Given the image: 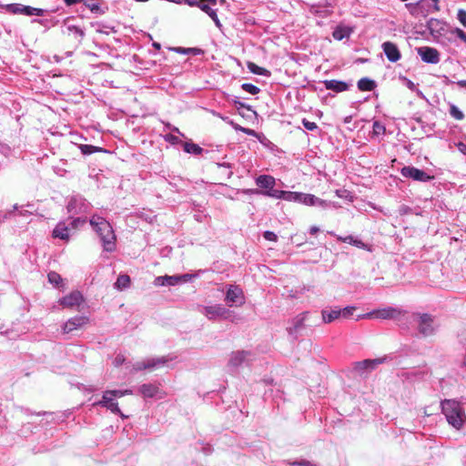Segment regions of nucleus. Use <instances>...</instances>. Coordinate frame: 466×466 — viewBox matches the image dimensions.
<instances>
[{"mask_svg":"<svg viewBox=\"0 0 466 466\" xmlns=\"http://www.w3.org/2000/svg\"><path fill=\"white\" fill-rule=\"evenodd\" d=\"M89 223L98 235L104 250L106 252H113L116 249V238L111 224L103 217L98 215H93L89 219Z\"/></svg>","mask_w":466,"mask_h":466,"instance_id":"obj_1","label":"nucleus"},{"mask_svg":"<svg viewBox=\"0 0 466 466\" xmlns=\"http://www.w3.org/2000/svg\"><path fill=\"white\" fill-rule=\"evenodd\" d=\"M441 411L448 423L460 430L466 422V414L461 404L456 400H444L441 402Z\"/></svg>","mask_w":466,"mask_h":466,"instance_id":"obj_2","label":"nucleus"},{"mask_svg":"<svg viewBox=\"0 0 466 466\" xmlns=\"http://www.w3.org/2000/svg\"><path fill=\"white\" fill-rule=\"evenodd\" d=\"M419 332L425 336L433 335L439 328V323L435 318L428 313H416Z\"/></svg>","mask_w":466,"mask_h":466,"instance_id":"obj_3","label":"nucleus"},{"mask_svg":"<svg viewBox=\"0 0 466 466\" xmlns=\"http://www.w3.org/2000/svg\"><path fill=\"white\" fill-rule=\"evenodd\" d=\"M90 208L91 204L81 195H73L67 200L66 210L72 216L87 213Z\"/></svg>","mask_w":466,"mask_h":466,"instance_id":"obj_4","label":"nucleus"},{"mask_svg":"<svg viewBox=\"0 0 466 466\" xmlns=\"http://www.w3.org/2000/svg\"><path fill=\"white\" fill-rule=\"evenodd\" d=\"M404 311L399 308L387 307L380 309L372 310L370 312L359 315L357 320L363 319H391L399 318Z\"/></svg>","mask_w":466,"mask_h":466,"instance_id":"obj_5","label":"nucleus"},{"mask_svg":"<svg viewBox=\"0 0 466 466\" xmlns=\"http://www.w3.org/2000/svg\"><path fill=\"white\" fill-rule=\"evenodd\" d=\"M225 301L229 307H240L245 304L246 299L242 289L238 285H228L226 291Z\"/></svg>","mask_w":466,"mask_h":466,"instance_id":"obj_6","label":"nucleus"},{"mask_svg":"<svg viewBox=\"0 0 466 466\" xmlns=\"http://www.w3.org/2000/svg\"><path fill=\"white\" fill-rule=\"evenodd\" d=\"M109 390H105L102 395V399L98 401H96L93 405L94 406H100L103 408H106V410H110L112 413L118 414L122 419H127V416L122 413L118 407V403L116 400V398L113 396Z\"/></svg>","mask_w":466,"mask_h":466,"instance_id":"obj_7","label":"nucleus"},{"mask_svg":"<svg viewBox=\"0 0 466 466\" xmlns=\"http://www.w3.org/2000/svg\"><path fill=\"white\" fill-rule=\"evenodd\" d=\"M200 312L210 320L228 319L229 315V310L221 304L201 307Z\"/></svg>","mask_w":466,"mask_h":466,"instance_id":"obj_8","label":"nucleus"},{"mask_svg":"<svg viewBox=\"0 0 466 466\" xmlns=\"http://www.w3.org/2000/svg\"><path fill=\"white\" fill-rule=\"evenodd\" d=\"M171 359L167 357H157V358H150L141 361H137L133 365V370L140 371L143 370H155L158 367L165 365Z\"/></svg>","mask_w":466,"mask_h":466,"instance_id":"obj_9","label":"nucleus"},{"mask_svg":"<svg viewBox=\"0 0 466 466\" xmlns=\"http://www.w3.org/2000/svg\"><path fill=\"white\" fill-rule=\"evenodd\" d=\"M400 174L404 177L411 178L415 181L427 182L431 179V177L425 171L410 166L402 167Z\"/></svg>","mask_w":466,"mask_h":466,"instance_id":"obj_10","label":"nucleus"},{"mask_svg":"<svg viewBox=\"0 0 466 466\" xmlns=\"http://www.w3.org/2000/svg\"><path fill=\"white\" fill-rule=\"evenodd\" d=\"M309 315L308 311L302 312L294 317L290 322L287 330L289 335L297 337L305 327V321Z\"/></svg>","mask_w":466,"mask_h":466,"instance_id":"obj_11","label":"nucleus"},{"mask_svg":"<svg viewBox=\"0 0 466 466\" xmlns=\"http://www.w3.org/2000/svg\"><path fill=\"white\" fill-rule=\"evenodd\" d=\"M417 54L427 64H438L440 62V53L436 48L421 46L417 48Z\"/></svg>","mask_w":466,"mask_h":466,"instance_id":"obj_12","label":"nucleus"},{"mask_svg":"<svg viewBox=\"0 0 466 466\" xmlns=\"http://www.w3.org/2000/svg\"><path fill=\"white\" fill-rule=\"evenodd\" d=\"M250 351L238 350L233 351L228 359V366L230 370H236L249 360Z\"/></svg>","mask_w":466,"mask_h":466,"instance_id":"obj_13","label":"nucleus"},{"mask_svg":"<svg viewBox=\"0 0 466 466\" xmlns=\"http://www.w3.org/2000/svg\"><path fill=\"white\" fill-rule=\"evenodd\" d=\"M381 47L390 62L395 63L400 59V52L394 43L390 41L384 42Z\"/></svg>","mask_w":466,"mask_h":466,"instance_id":"obj_14","label":"nucleus"},{"mask_svg":"<svg viewBox=\"0 0 466 466\" xmlns=\"http://www.w3.org/2000/svg\"><path fill=\"white\" fill-rule=\"evenodd\" d=\"M387 360V357L377 358L373 360H364L355 363V370L358 371L362 370H372L380 364L384 363Z\"/></svg>","mask_w":466,"mask_h":466,"instance_id":"obj_15","label":"nucleus"},{"mask_svg":"<svg viewBox=\"0 0 466 466\" xmlns=\"http://www.w3.org/2000/svg\"><path fill=\"white\" fill-rule=\"evenodd\" d=\"M300 204H304L306 206H319L323 208H327L330 207L331 203L326 200H323L312 194L301 193V200Z\"/></svg>","mask_w":466,"mask_h":466,"instance_id":"obj_16","label":"nucleus"},{"mask_svg":"<svg viewBox=\"0 0 466 466\" xmlns=\"http://www.w3.org/2000/svg\"><path fill=\"white\" fill-rule=\"evenodd\" d=\"M70 230L71 228L66 221H59L53 229L52 237L54 238H59L65 241H68L70 238Z\"/></svg>","mask_w":466,"mask_h":466,"instance_id":"obj_17","label":"nucleus"},{"mask_svg":"<svg viewBox=\"0 0 466 466\" xmlns=\"http://www.w3.org/2000/svg\"><path fill=\"white\" fill-rule=\"evenodd\" d=\"M88 319L84 316H76L68 319L63 326L65 333L72 332L73 330L82 327L87 322Z\"/></svg>","mask_w":466,"mask_h":466,"instance_id":"obj_18","label":"nucleus"},{"mask_svg":"<svg viewBox=\"0 0 466 466\" xmlns=\"http://www.w3.org/2000/svg\"><path fill=\"white\" fill-rule=\"evenodd\" d=\"M328 233L331 236L336 237V238L340 242L349 243V244H350L354 247H357L359 248H361V249L370 250L368 244H365L362 240L356 238L351 235H349L347 237H341V236L336 235L333 231H329Z\"/></svg>","mask_w":466,"mask_h":466,"instance_id":"obj_19","label":"nucleus"},{"mask_svg":"<svg viewBox=\"0 0 466 466\" xmlns=\"http://www.w3.org/2000/svg\"><path fill=\"white\" fill-rule=\"evenodd\" d=\"M82 301L83 296L79 291H73L59 300L60 304L66 308L78 306Z\"/></svg>","mask_w":466,"mask_h":466,"instance_id":"obj_20","label":"nucleus"},{"mask_svg":"<svg viewBox=\"0 0 466 466\" xmlns=\"http://www.w3.org/2000/svg\"><path fill=\"white\" fill-rule=\"evenodd\" d=\"M323 85L327 90H332L336 93L347 91L351 86L350 83L336 79L324 80Z\"/></svg>","mask_w":466,"mask_h":466,"instance_id":"obj_21","label":"nucleus"},{"mask_svg":"<svg viewBox=\"0 0 466 466\" xmlns=\"http://www.w3.org/2000/svg\"><path fill=\"white\" fill-rule=\"evenodd\" d=\"M159 388L151 383H145L142 384L138 388V392L144 397V398H154L158 396L159 394Z\"/></svg>","mask_w":466,"mask_h":466,"instance_id":"obj_22","label":"nucleus"},{"mask_svg":"<svg viewBox=\"0 0 466 466\" xmlns=\"http://www.w3.org/2000/svg\"><path fill=\"white\" fill-rule=\"evenodd\" d=\"M244 192L247 194L262 193L263 195H265L267 197L273 198L276 199H283V200L285 198V194H286L285 190H279V189H274V188H272L271 190H267L265 192H260L258 189H246V190H244Z\"/></svg>","mask_w":466,"mask_h":466,"instance_id":"obj_23","label":"nucleus"},{"mask_svg":"<svg viewBox=\"0 0 466 466\" xmlns=\"http://www.w3.org/2000/svg\"><path fill=\"white\" fill-rule=\"evenodd\" d=\"M256 184L261 188L271 190L276 184V180L269 175H260L256 178Z\"/></svg>","mask_w":466,"mask_h":466,"instance_id":"obj_24","label":"nucleus"},{"mask_svg":"<svg viewBox=\"0 0 466 466\" xmlns=\"http://www.w3.org/2000/svg\"><path fill=\"white\" fill-rule=\"evenodd\" d=\"M446 24L439 19L431 18L428 22V28L430 29L431 33L435 35H441L445 32Z\"/></svg>","mask_w":466,"mask_h":466,"instance_id":"obj_25","label":"nucleus"},{"mask_svg":"<svg viewBox=\"0 0 466 466\" xmlns=\"http://www.w3.org/2000/svg\"><path fill=\"white\" fill-rule=\"evenodd\" d=\"M154 285L157 287L162 286H176L177 285V279L176 275L173 276H159L154 280Z\"/></svg>","mask_w":466,"mask_h":466,"instance_id":"obj_26","label":"nucleus"},{"mask_svg":"<svg viewBox=\"0 0 466 466\" xmlns=\"http://www.w3.org/2000/svg\"><path fill=\"white\" fill-rule=\"evenodd\" d=\"M321 315L324 323H330L335 319L340 318V312L339 308H335L330 310L323 309L321 311Z\"/></svg>","mask_w":466,"mask_h":466,"instance_id":"obj_27","label":"nucleus"},{"mask_svg":"<svg viewBox=\"0 0 466 466\" xmlns=\"http://www.w3.org/2000/svg\"><path fill=\"white\" fill-rule=\"evenodd\" d=\"M351 32L352 30L350 27L338 25L334 29L332 36L334 37V39L340 41L343 40L344 38L350 37Z\"/></svg>","mask_w":466,"mask_h":466,"instance_id":"obj_28","label":"nucleus"},{"mask_svg":"<svg viewBox=\"0 0 466 466\" xmlns=\"http://www.w3.org/2000/svg\"><path fill=\"white\" fill-rule=\"evenodd\" d=\"M199 8L214 21L217 27L220 28L222 26L220 20L218 17L217 11L215 9L211 8L208 5L203 3L199 5Z\"/></svg>","mask_w":466,"mask_h":466,"instance_id":"obj_29","label":"nucleus"},{"mask_svg":"<svg viewBox=\"0 0 466 466\" xmlns=\"http://www.w3.org/2000/svg\"><path fill=\"white\" fill-rule=\"evenodd\" d=\"M357 85L360 91H372L376 87L375 81L368 77L360 78Z\"/></svg>","mask_w":466,"mask_h":466,"instance_id":"obj_30","label":"nucleus"},{"mask_svg":"<svg viewBox=\"0 0 466 466\" xmlns=\"http://www.w3.org/2000/svg\"><path fill=\"white\" fill-rule=\"evenodd\" d=\"M46 13V10H45V9L32 7V6H29V5H23L22 15H26V16H33V15L43 16Z\"/></svg>","mask_w":466,"mask_h":466,"instance_id":"obj_31","label":"nucleus"},{"mask_svg":"<svg viewBox=\"0 0 466 466\" xmlns=\"http://www.w3.org/2000/svg\"><path fill=\"white\" fill-rule=\"evenodd\" d=\"M247 66H248V70L255 75L263 76H270L269 70H268L264 67L258 66V65H256L253 62H248Z\"/></svg>","mask_w":466,"mask_h":466,"instance_id":"obj_32","label":"nucleus"},{"mask_svg":"<svg viewBox=\"0 0 466 466\" xmlns=\"http://www.w3.org/2000/svg\"><path fill=\"white\" fill-rule=\"evenodd\" d=\"M174 51L182 55L199 56L204 54V51L198 47H175Z\"/></svg>","mask_w":466,"mask_h":466,"instance_id":"obj_33","label":"nucleus"},{"mask_svg":"<svg viewBox=\"0 0 466 466\" xmlns=\"http://www.w3.org/2000/svg\"><path fill=\"white\" fill-rule=\"evenodd\" d=\"M184 151L191 155H200L203 152V148L198 145L192 142L183 143Z\"/></svg>","mask_w":466,"mask_h":466,"instance_id":"obj_34","label":"nucleus"},{"mask_svg":"<svg viewBox=\"0 0 466 466\" xmlns=\"http://www.w3.org/2000/svg\"><path fill=\"white\" fill-rule=\"evenodd\" d=\"M130 285V278L127 275H120L116 279V281L115 282V288L117 289H124L129 287Z\"/></svg>","mask_w":466,"mask_h":466,"instance_id":"obj_35","label":"nucleus"},{"mask_svg":"<svg viewBox=\"0 0 466 466\" xmlns=\"http://www.w3.org/2000/svg\"><path fill=\"white\" fill-rule=\"evenodd\" d=\"M386 132L385 126L378 120L373 121L372 125V136L380 137L384 136Z\"/></svg>","mask_w":466,"mask_h":466,"instance_id":"obj_36","label":"nucleus"},{"mask_svg":"<svg viewBox=\"0 0 466 466\" xmlns=\"http://www.w3.org/2000/svg\"><path fill=\"white\" fill-rule=\"evenodd\" d=\"M284 200L289 202L300 203L301 192L286 191Z\"/></svg>","mask_w":466,"mask_h":466,"instance_id":"obj_37","label":"nucleus"},{"mask_svg":"<svg viewBox=\"0 0 466 466\" xmlns=\"http://www.w3.org/2000/svg\"><path fill=\"white\" fill-rule=\"evenodd\" d=\"M23 5L15 3L5 5V11L14 15H22Z\"/></svg>","mask_w":466,"mask_h":466,"instance_id":"obj_38","label":"nucleus"},{"mask_svg":"<svg viewBox=\"0 0 466 466\" xmlns=\"http://www.w3.org/2000/svg\"><path fill=\"white\" fill-rule=\"evenodd\" d=\"M202 272H203V270H198V273H196V274L176 275L177 279V284L191 281L193 279L198 277L199 274Z\"/></svg>","mask_w":466,"mask_h":466,"instance_id":"obj_39","label":"nucleus"},{"mask_svg":"<svg viewBox=\"0 0 466 466\" xmlns=\"http://www.w3.org/2000/svg\"><path fill=\"white\" fill-rule=\"evenodd\" d=\"M310 12L313 14L319 15L322 17H326L330 14V12L327 8H324V7L320 6L319 5H311Z\"/></svg>","mask_w":466,"mask_h":466,"instance_id":"obj_40","label":"nucleus"},{"mask_svg":"<svg viewBox=\"0 0 466 466\" xmlns=\"http://www.w3.org/2000/svg\"><path fill=\"white\" fill-rule=\"evenodd\" d=\"M450 115L455 118L456 120H462L464 118V114L462 111L456 106L455 105H451L450 106Z\"/></svg>","mask_w":466,"mask_h":466,"instance_id":"obj_41","label":"nucleus"},{"mask_svg":"<svg viewBox=\"0 0 466 466\" xmlns=\"http://www.w3.org/2000/svg\"><path fill=\"white\" fill-rule=\"evenodd\" d=\"M241 88L251 95H257L260 91L259 87L250 83L242 84Z\"/></svg>","mask_w":466,"mask_h":466,"instance_id":"obj_42","label":"nucleus"},{"mask_svg":"<svg viewBox=\"0 0 466 466\" xmlns=\"http://www.w3.org/2000/svg\"><path fill=\"white\" fill-rule=\"evenodd\" d=\"M355 310L356 307L354 306H347L343 309H339L340 318L349 319L353 315Z\"/></svg>","mask_w":466,"mask_h":466,"instance_id":"obj_43","label":"nucleus"},{"mask_svg":"<svg viewBox=\"0 0 466 466\" xmlns=\"http://www.w3.org/2000/svg\"><path fill=\"white\" fill-rule=\"evenodd\" d=\"M80 151L83 155H90L99 151V148L92 145H80Z\"/></svg>","mask_w":466,"mask_h":466,"instance_id":"obj_44","label":"nucleus"},{"mask_svg":"<svg viewBox=\"0 0 466 466\" xmlns=\"http://www.w3.org/2000/svg\"><path fill=\"white\" fill-rule=\"evenodd\" d=\"M66 29L69 33H72L74 34L76 36H78L80 38H83L84 35H85V33L83 31L82 28L76 26V25H69L66 26Z\"/></svg>","mask_w":466,"mask_h":466,"instance_id":"obj_45","label":"nucleus"},{"mask_svg":"<svg viewBox=\"0 0 466 466\" xmlns=\"http://www.w3.org/2000/svg\"><path fill=\"white\" fill-rule=\"evenodd\" d=\"M111 391L110 394H113L115 398H122L126 395H131L133 393L132 390H109Z\"/></svg>","mask_w":466,"mask_h":466,"instance_id":"obj_46","label":"nucleus"},{"mask_svg":"<svg viewBox=\"0 0 466 466\" xmlns=\"http://www.w3.org/2000/svg\"><path fill=\"white\" fill-rule=\"evenodd\" d=\"M47 277H48L49 282L56 286H57L60 282H62L61 276L55 271L49 272Z\"/></svg>","mask_w":466,"mask_h":466,"instance_id":"obj_47","label":"nucleus"},{"mask_svg":"<svg viewBox=\"0 0 466 466\" xmlns=\"http://www.w3.org/2000/svg\"><path fill=\"white\" fill-rule=\"evenodd\" d=\"M451 34L452 35H455L458 38H460L461 41H466V33L459 28V27H455V28H452L451 31Z\"/></svg>","mask_w":466,"mask_h":466,"instance_id":"obj_48","label":"nucleus"},{"mask_svg":"<svg viewBox=\"0 0 466 466\" xmlns=\"http://www.w3.org/2000/svg\"><path fill=\"white\" fill-rule=\"evenodd\" d=\"M86 218H75L72 219V221L70 222V226L71 228H77L81 226H83L85 223H86Z\"/></svg>","mask_w":466,"mask_h":466,"instance_id":"obj_49","label":"nucleus"},{"mask_svg":"<svg viewBox=\"0 0 466 466\" xmlns=\"http://www.w3.org/2000/svg\"><path fill=\"white\" fill-rule=\"evenodd\" d=\"M303 127L309 131H313L318 128V126L315 122L309 121L307 118L302 119Z\"/></svg>","mask_w":466,"mask_h":466,"instance_id":"obj_50","label":"nucleus"},{"mask_svg":"<svg viewBox=\"0 0 466 466\" xmlns=\"http://www.w3.org/2000/svg\"><path fill=\"white\" fill-rule=\"evenodd\" d=\"M164 139L165 141L172 144V145H176V144H178L180 143V139L178 137L173 135V134H167L164 136Z\"/></svg>","mask_w":466,"mask_h":466,"instance_id":"obj_51","label":"nucleus"},{"mask_svg":"<svg viewBox=\"0 0 466 466\" xmlns=\"http://www.w3.org/2000/svg\"><path fill=\"white\" fill-rule=\"evenodd\" d=\"M457 19L463 26L466 27V10L459 9L457 13Z\"/></svg>","mask_w":466,"mask_h":466,"instance_id":"obj_52","label":"nucleus"},{"mask_svg":"<svg viewBox=\"0 0 466 466\" xmlns=\"http://www.w3.org/2000/svg\"><path fill=\"white\" fill-rule=\"evenodd\" d=\"M263 237L266 240L276 242L278 240V236L273 232L267 230L263 233Z\"/></svg>","mask_w":466,"mask_h":466,"instance_id":"obj_53","label":"nucleus"},{"mask_svg":"<svg viewBox=\"0 0 466 466\" xmlns=\"http://www.w3.org/2000/svg\"><path fill=\"white\" fill-rule=\"evenodd\" d=\"M420 2H417V3H409V4H406V7L409 8L410 14L412 15H414L416 13H415V8L420 5Z\"/></svg>","mask_w":466,"mask_h":466,"instance_id":"obj_54","label":"nucleus"},{"mask_svg":"<svg viewBox=\"0 0 466 466\" xmlns=\"http://www.w3.org/2000/svg\"><path fill=\"white\" fill-rule=\"evenodd\" d=\"M234 104L236 105L237 108L239 109L241 107L247 108L248 110H251V106L248 105H246L238 100H234Z\"/></svg>","mask_w":466,"mask_h":466,"instance_id":"obj_55","label":"nucleus"},{"mask_svg":"<svg viewBox=\"0 0 466 466\" xmlns=\"http://www.w3.org/2000/svg\"><path fill=\"white\" fill-rule=\"evenodd\" d=\"M183 2L186 3L187 5H188L189 6H198V7H199V5L202 4L198 0H183Z\"/></svg>","mask_w":466,"mask_h":466,"instance_id":"obj_56","label":"nucleus"},{"mask_svg":"<svg viewBox=\"0 0 466 466\" xmlns=\"http://www.w3.org/2000/svg\"><path fill=\"white\" fill-rule=\"evenodd\" d=\"M125 361V358L124 356L122 355H117L116 358H115V360H114V364L115 366H120L121 364H123V362Z\"/></svg>","mask_w":466,"mask_h":466,"instance_id":"obj_57","label":"nucleus"},{"mask_svg":"<svg viewBox=\"0 0 466 466\" xmlns=\"http://www.w3.org/2000/svg\"><path fill=\"white\" fill-rule=\"evenodd\" d=\"M240 132H242V133H244L246 135H248V136H255L256 135L255 130L250 129V128H247V127H242Z\"/></svg>","mask_w":466,"mask_h":466,"instance_id":"obj_58","label":"nucleus"},{"mask_svg":"<svg viewBox=\"0 0 466 466\" xmlns=\"http://www.w3.org/2000/svg\"><path fill=\"white\" fill-rule=\"evenodd\" d=\"M457 147L462 154L466 155V145L462 142L457 144Z\"/></svg>","mask_w":466,"mask_h":466,"instance_id":"obj_59","label":"nucleus"},{"mask_svg":"<svg viewBox=\"0 0 466 466\" xmlns=\"http://www.w3.org/2000/svg\"><path fill=\"white\" fill-rule=\"evenodd\" d=\"M228 125H230L236 131H241L242 127L238 124L235 123L232 119H230Z\"/></svg>","mask_w":466,"mask_h":466,"instance_id":"obj_60","label":"nucleus"},{"mask_svg":"<svg viewBox=\"0 0 466 466\" xmlns=\"http://www.w3.org/2000/svg\"><path fill=\"white\" fill-rule=\"evenodd\" d=\"M215 116H217L218 117L221 118L224 122H226L227 124L229 123L230 121V118L228 116H222L221 114L219 113H213Z\"/></svg>","mask_w":466,"mask_h":466,"instance_id":"obj_61","label":"nucleus"},{"mask_svg":"<svg viewBox=\"0 0 466 466\" xmlns=\"http://www.w3.org/2000/svg\"><path fill=\"white\" fill-rule=\"evenodd\" d=\"M291 466H309V461H300V462L295 461V462L291 463Z\"/></svg>","mask_w":466,"mask_h":466,"instance_id":"obj_62","label":"nucleus"},{"mask_svg":"<svg viewBox=\"0 0 466 466\" xmlns=\"http://www.w3.org/2000/svg\"><path fill=\"white\" fill-rule=\"evenodd\" d=\"M431 1L433 3V10L435 12H439L440 11V5H439L440 0H431Z\"/></svg>","mask_w":466,"mask_h":466,"instance_id":"obj_63","label":"nucleus"},{"mask_svg":"<svg viewBox=\"0 0 466 466\" xmlns=\"http://www.w3.org/2000/svg\"><path fill=\"white\" fill-rule=\"evenodd\" d=\"M319 231V227H317V226H312V227H310V228H309V233H310L311 235H315V234H316V233H318Z\"/></svg>","mask_w":466,"mask_h":466,"instance_id":"obj_64","label":"nucleus"}]
</instances>
